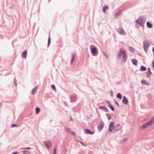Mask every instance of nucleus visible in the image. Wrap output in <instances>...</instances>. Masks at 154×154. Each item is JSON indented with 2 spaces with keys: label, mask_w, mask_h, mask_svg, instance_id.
<instances>
[{
  "label": "nucleus",
  "mask_w": 154,
  "mask_h": 154,
  "mask_svg": "<svg viewBox=\"0 0 154 154\" xmlns=\"http://www.w3.org/2000/svg\"><path fill=\"white\" fill-rule=\"evenodd\" d=\"M117 97L118 98L120 99H121L122 98V96L121 94L120 93H118L117 95Z\"/></svg>",
  "instance_id": "obj_25"
},
{
  "label": "nucleus",
  "mask_w": 154,
  "mask_h": 154,
  "mask_svg": "<svg viewBox=\"0 0 154 154\" xmlns=\"http://www.w3.org/2000/svg\"><path fill=\"white\" fill-rule=\"evenodd\" d=\"M91 52L92 53L94 54H96L97 53V49L96 47H94L92 48Z\"/></svg>",
  "instance_id": "obj_13"
},
{
  "label": "nucleus",
  "mask_w": 154,
  "mask_h": 154,
  "mask_svg": "<svg viewBox=\"0 0 154 154\" xmlns=\"http://www.w3.org/2000/svg\"><path fill=\"white\" fill-rule=\"evenodd\" d=\"M65 131H66L67 132H69L70 131V129L66 127V128H65Z\"/></svg>",
  "instance_id": "obj_37"
},
{
  "label": "nucleus",
  "mask_w": 154,
  "mask_h": 154,
  "mask_svg": "<svg viewBox=\"0 0 154 154\" xmlns=\"http://www.w3.org/2000/svg\"><path fill=\"white\" fill-rule=\"evenodd\" d=\"M14 83L15 85V86H17V80H16L15 77L14 79Z\"/></svg>",
  "instance_id": "obj_32"
},
{
  "label": "nucleus",
  "mask_w": 154,
  "mask_h": 154,
  "mask_svg": "<svg viewBox=\"0 0 154 154\" xmlns=\"http://www.w3.org/2000/svg\"><path fill=\"white\" fill-rule=\"evenodd\" d=\"M50 42H51L50 38V36H49V38L48 39V45H47L48 47H49V46L50 44Z\"/></svg>",
  "instance_id": "obj_27"
},
{
  "label": "nucleus",
  "mask_w": 154,
  "mask_h": 154,
  "mask_svg": "<svg viewBox=\"0 0 154 154\" xmlns=\"http://www.w3.org/2000/svg\"><path fill=\"white\" fill-rule=\"evenodd\" d=\"M122 55H123L122 60L123 62H126L127 58L126 51L125 50H123L122 48H121L118 54L119 58H120Z\"/></svg>",
  "instance_id": "obj_1"
},
{
  "label": "nucleus",
  "mask_w": 154,
  "mask_h": 154,
  "mask_svg": "<svg viewBox=\"0 0 154 154\" xmlns=\"http://www.w3.org/2000/svg\"><path fill=\"white\" fill-rule=\"evenodd\" d=\"M106 115L107 118L109 120L111 119V116H110V115L109 114V113L106 114Z\"/></svg>",
  "instance_id": "obj_28"
},
{
  "label": "nucleus",
  "mask_w": 154,
  "mask_h": 154,
  "mask_svg": "<svg viewBox=\"0 0 154 154\" xmlns=\"http://www.w3.org/2000/svg\"><path fill=\"white\" fill-rule=\"evenodd\" d=\"M146 25L147 27L149 28H151L152 27V24H151L149 22H147Z\"/></svg>",
  "instance_id": "obj_18"
},
{
  "label": "nucleus",
  "mask_w": 154,
  "mask_h": 154,
  "mask_svg": "<svg viewBox=\"0 0 154 154\" xmlns=\"http://www.w3.org/2000/svg\"><path fill=\"white\" fill-rule=\"evenodd\" d=\"M23 152L24 154H31L29 151L27 150H24Z\"/></svg>",
  "instance_id": "obj_23"
},
{
  "label": "nucleus",
  "mask_w": 154,
  "mask_h": 154,
  "mask_svg": "<svg viewBox=\"0 0 154 154\" xmlns=\"http://www.w3.org/2000/svg\"><path fill=\"white\" fill-rule=\"evenodd\" d=\"M114 101H115V103L117 105V106H119V104L118 102L116 100H114Z\"/></svg>",
  "instance_id": "obj_40"
},
{
  "label": "nucleus",
  "mask_w": 154,
  "mask_h": 154,
  "mask_svg": "<svg viewBox=\"0 0 154 154\" xmlns=\"http://www.w3.org/2000/svg\"><path fill=\"white\" fill-rule=\"evenodd\" d=\"M129 49L131 52L132 53L134 52L135 50V49L134 48L131 47H129Z\"/></svg>",
  "instance_id": "obj_24"
},
{
  "label": "nucleus",
  "mask_w": 154,
  "mask_h": 154,
  "mask_svg": "<svg viewBox=\"0 0 154 154\" xmlns=\"http://www.w3.org/2000/svg\"><path fill=\"white\" fill-rule=\"evenodd\" d=\"M99 109L102 110L106 112H109V109H108L105 106H100L99 107Z\"/></svg>",
  "instance_id": "obj_8"
},
{
  "label": "nucleus",
  "mask_w": 154,
  "mask_h": 154,
  "mask_svg": "<svg viewBox=\"0 0 154 154\" xmlns=\"http://www.w3.org/2000/svg\"><path fill=\"white\" fill-rule=\"evenodd\" d=\"M120 14H121V11H119L117 12L115 14V17H117Z\"/></svg>",
  "instance_id": "obj_29"
},
{
  "label": "nucleus",
  "mask_w": 154,
  "mask_h": 154,
  "mask_svg": "<svg viewBox=\"0 0 154 154\" xmlns=\"http://www.w3.org/2000/svg\"><path fill=\"white\" fill-rule=\"evenodd\" d=\"M152 66L154 69V61L152 62Z\"/></svg>",
  "instance_id": "obj_47"
},
{
  "label": "nucleus",
  "mask_w": 154,
  "mask_h": 154,
  "mask_svg": "<svg viewBox=\"0 0 154 154\" xmlns=\"http://www.w3.org/2000/svg\"><path fill=\"white\" fill-rule=\"evenodd\" d=\"M35 112L36 114H38L40 112V109L38 107H36L35 109Z\"/></svg>",
  "instance_id": "obj_22"
},
{
  "label": "nucleus",
  "mask_w": 154,
  "mask_h": 154,
  "mask_svg": "<svg viewBox=\"0 0 154 154\" xmlns=\"http://www.w3.org/2000/svg\"><path fill=\"white\" fill-rule=\"evenodd\" d=\"M121 129V126L119 124H118L117 125L115 128V131H118L119 130H120Z\"/></svg>",
  "instance_id": "obj_17"
},
{
  "label": "nucleus",
  "mask_w": 154,
  "mask_h": 154,
  "mask_svg": "<svg viewBox=\"0 0 154 154\" xmlns=\"http://www.w3.org/2000/svg\"><path fill=\"white\" fill-rule=\"evenodd\" d=\"M146 19V18L144 16H141L139 17L138 19L136 20L135 23L143 27L144 26Z\"/></svg>",
  "instance_id": "obj_2"
},
{
  "label": "nucleus",
  "mask_w": 154,
  "mask_h": 154,
  "mask_svg": "<svg viewBox=\"0 0 154 154\" xmlns=\"http://www.w3.org/2000/svg\"><path fill=\"white\" fill-rule=\"evenodd\" d=\"M38 87V86H37L33 89L32 91V94L33 95L36 93L37 90V88Z\"/></svg>",
  "instance_id": "obj_14"
},
{
  "label": "nucleus",
  "mask_w": 154,
  "mask_h": 154,
  "mask_svg": "<svg viewBox=\"0 0 154 154\" xmlns=\"http://www.w3.org/2000/svg\"><path fill=\"white\" fill-rule=\"evenodd\" d=\"M108 107H109L112 111L114 110V108L112 105L111 104L109 105Z\"/></svg>",
  "instance_id": "obj_26"
},
{
  "label": "nucleus",
  "mask_w": 154,
  "mask_h": 154,
  "mask_svg": "<svg viewBox=\"0 0 154 154\" xmlns=\"http://www.w3.org/2000/svg\"><path fill=\"white\" fill-rule=\"evenodd\" d=\"M75 59H74V58H72L71 59V63H72V62H73V61H74V60Z\"/></svg>",
  "instance_id": "obj_45"
},
{
  "label": "nucleus",
  "mask_w": 154,
  "mask_h": 154,
  "mask_svg": "<svg viewBox=\"0 0 154 154\" xmlns=\"http://www.w3.org/2000/svg\"><path fill=\"white\" fill-rule=\"evenodd\" d=\"M149 46L148 41L145 40L143 42V48L144 51L146 53H147L148 50Z\"/></svg>",
  "instance_id": "obj_4"
},
{
  "label": "nucleus",
  "mask_w": 154,
  "mask_h": 154,
  "mask_svg": "<svg viewBox=\"0 0 154 154\" xmlns=\"http://www.w3.org/2000/svg\"><path fill=\"white\" fill-rule=\"evenodd\" d=\"M1 106H2L1 103H0V107H1Z\"/></svg>",
  "instance_id": "obj_50"
},
{
  "label": "nucleus",
  "mask_w": 154,
  "mask_h": 154,
  "mask_svg": "<svg viewBox=\"0 0 154 154\" xmlns=\"http://www.w3.org/2000/svg\"><path fill=\"white\" fill-rule=\"evenodd\" d=\"M51 88L52 89L54 90L55 91L56 90V88L54 85H52L51 86Z\"/></svg>",
  "instance_id": "obj_31"
},
{
  "label": "nucleus",
  "mask_w": 154,
  "mask_h": 154,
  "mask_svg": "<svg viewBox=\"0 0 154 154\" xmlns=\"http://www.w3.org/2000/svg\"><path fill=\"white\" fill-rule=\"evenodd\" d=\"M117 31L118 32L120 35H125L126 33L124 29L121 27H119L117 29Z\"/></svg>",
  "instance_id": "obj_5"
},
{
  "label": "nucleus",
  "mask_w": 154,
  "mask_h": 154,
  "mask_svg": "<svg viewBox=\"0 0 154 154\" xmlns=\"http://www.w3.org/2000/svg\"><path fill=\"white\" fill-rule=\"evenodd\" d=\"M152 51L153 52H154V46L152 48Z\"/></svg>",
  "instance_id": "obj_49"
},
{
  "label": "nucleus",
  "mask_w": 154,
  "mask_h": 154,
  "mask_svg": "<svg viewBox=\"0 0 154 154\" xmlns=\"http://www.w3.org/2000/svg\"><path fill=\"white\" fill-rule=\"evenodd\" d=\"M17 125L16 124H13L11 125V127L12 128L14 127L15 126H17Z\"/></svg>",
  "instance_id": "obj_43"
},
{
  "label": "nucleus",
  "mask_w": 154,
  "mask_h": 154,
  "mask_svg": "<svg viewBox=\"0 0 154 154\" xmlns=\"http://www.w3.org/2000/svg\"><path fill=\"white\" fill-rule=\"evenodd\" d=\"M79 142L83 146H86V144L85 143H83L82 141H80Z\"/></svg>",
  "instance_id": "obj_38"
},
{
  "label": "nucleus",
  "mask_w": 154,
  "mask_h": 154,
  "mask_svg": "<svg viewBox=\"0 0 154 154\" xmlns=\"http://www.w3.org/2000/svg\"><path fill=\"white\" fill-rule=\"evenodd\" d=\"M84 133L85 134H93L94 133V132L93 131H91L88 129H87L85 130Z\"/></svg>",
  "instance_id": "obj_10"
},
{
  "label": "nucleus",
  "mask_w": 154,
  "mask_h": 154,
  "mask_svg": "<svg viewBox=\"0 0 154 154\" xmlns=\"http://www.w3.org/2000/svg\"><path fill=\"white\" fill-rule=\"evenodd\" d=\"M152 74H149V72H147L146 74V76L147 78H149Z\"/></svg>",
  "instance_id": "obj_33"
},
{
  "label": "nucleus",
  "mask_w": 154,
  "mask_h": 154,
  "mask_svg": "<svg viewBox=\"0 0 154 154\" xmlns=\"http://www.w3.org/2000/svg\"><path fill=\"white\" fill-rule=\"evenodd\" d=\"M114 128V123L113 122H110L109 127V131H111Z\"/></svg>",
  "instance_id": "obj_9"
},
{
  "label": "nucleus",
  "mask_w": 154,
  "mask_h": 154,
  "mask_svg": "<svg viewBox=\"0 0 154 154\" xmlns=\"http://www.w3.org/2000/svg\"><path fill=\"white\" fill-rule=\"evenodd\" d=\"M22 149H31V148L30 147H24L23 148H22Z\"/></svg>",
  "instance_id": "obj_34"
},
{
  "label": "nucleus",
  "mask_w": 154,
  "mask_h": 154,
  "mask_svg": "<svg viewBox=\"0 0 154 154\" xmlns=\"http://www.w3.org/2000/svg\"><path fill=\"white\" fill-rule=\"evenodd\" d=\"M104 125V123L103 121H101L100 122L97 127L99 131H100L103 129V128Z\"/></svg>",
  "instance_id": "obj_6"
},
{
  "label": "nucleus",
  "mask_w": 154,
  "mask_h": 154,
  "mask_svg": "<svg viewBox=\"0 0 154 154\" xmlns=\"http://www.w3.org/2000/svg\"><path fill=\"white\" fill-rule=\"evenodd\" d=\"M154 121V119H153V120H151L149 122L145 123L143 125L139 127V129L141 130L144 129L151 125L153 123Z\"/></svg>",
  "instance_id": "obj_3"
},
{
  "label": "nucleus",
  "mask_w": 154,
  "mask_h": 154,
  "mask_svg": "<svg viewBox=\"0 0 154 154\" xmlns=\"http://www.w3.org/2000/svg\"><path fill=\"white\" fill-rule=\"evenodd\" d=\"M126 140H127V139L126 138H124L123 140L122 141L123 142H125L126 141Z\"/></svg>",
  "instance_id": "obj_44"
},
{
  "label": "nucleus",
  "mask_w": 154,
  "mask_h": 154,
  "mask_svg": "<svg viewBox=\"0 0 154 154\" xmlns=\"http://www.w3.org/2000/svg\"><path fill=\"white\" fill-rule=\"evenodd\" d=\"M122 102L123 103H124V104H125V105H127L128 104V99L125 96H124L123 97Z\"/></svg>",
  "instance_id": "obj_12"
},
{
  "label": "nucleus",
  "mask_w": 154,
  "mask_h": 154,
  "mask_svg": "<svg viewBox=\"0 0 154 154\" xmlns=\"http://www.w3.org/2000/svg\"><path fill=\"white\" fill-rule=\"evenodd\" d=\"M45 144L46 146L48 148H49L51 145V142L50 141H45Z\"/></svg>",
  "instance_id": "obj_11"
},
{
  "label": "nucleus",
  "mask_w": 154,
  "mask_h": 154,
  "mask_svg": "<svg viewBox=\"0 0 154 154\" xmlns=\"http://www.w3.org/2000/svg\"><path fill=\"white\" fill-rule=\"evenodd\" d=\"M57 151V147L55 146L54 149V154H56Z\"/></svg>",
  "instance_id": "obj_30"
},
{
  "label": "nucleus",
  "mask_w": 154,
  "mask_h": 154,
  "mask_svg": "<svg viewBox=\"0 0 154 154\" xmlns=\"http://www.w3.org/2000/svg\"><path fill=\"white\" fill-rule=\"evenodd\" d=\"M70 133L72 134V135L74 136H75V135H76V134L75 133L73 132V131H71L70 132Z\"/></svg>",
  "instance_id": "obj_35"
},
{
  "label": "nucleus",
  "mask_w": 154,
  "mask_h": 154,
  "mask_svg": "<svg viewBox=\"0 0 154 154\" xmlns=\"http://www.w3.org/2000/svg\"><path fill=\"white\" fill-rule=\"evenodd\" d=\"M103 55L105 56V57H106V58L108 57V55L106 53L104 52H103Z\"/></svg>",
  "instance_id": "obj_36"
},
{
  "label": "nucleus",
  "mask_w": 154,
  "mask_h": 154,
  "mask_svg": "<svg viewBox=\"0 0 154 154\" xmlns=\"http://www.w3.org/2000/svg\"><path fill=\"white\" fill-rule=\"evenodd\" d=\"M27 54V51H24L23 52L22 54V56L23 57H24L25 58V59L26 57Z\"/></svg>",
  "instance_id": "obj_21"
},
{
  "label": "nucleus",
  "mask_w": 154,
  "mask_h": 154,
  "mask_svg": "<svg viewBox=\"0 0 154 154\" xmlns=\"http://www.w3.org/2000/svg\"><path fill=\"white\" fill-rule=\"evenodd\" d=\"M146 70V68L143 66H141L140 70L142 71H144Z\"/></svg>",
  "instance_id": "obj_20"
},
{
  "label": "nucleus",
  "mask_w": 154,
  "mask_h": 154,
  "mask_svg": "<svg viewBox=\"0 0 154 154\" xmlns=\"http://www.w3.org/2000/svg\"><path fill=\"white\" fill-rule=\"evenodd\" d=\"M75 55L74 54H72V58L75 59Z\"/></svg>",
  "instance_id": "obj_42"
},
{
  "label": "nucleus",
  "mask_w": 154,
  "mask_h": 154,
  "mask_svg": "<svg viewBox=\"0 0 154 154\" xmlns=\"http://www.w3.org/2000/svg\"><path fill=\"white\" fill-rule=\"evenodd\" d=\"M109 8V7L107 5H105L103 7V11L104 13H105L107 9Z\"/></svg>",
  "instance_id": "obj_19"
},
{
  "label": "nucleus",
  "mask_w": 154,
  "mask_h": 154,
  "mask_svg": "<svg viewBox=\"0 0 154 154\" xmlns=\"http://www.w3.org/2000/svg\"><path fill=\"white\" fill-rule=\"evenodd\" d=\"M106 102L107 103L109 104H109H110V103L107 100L106 101Z\"/></svg>",
  "instance_id": "obj_46"
},
{
  "label": "nucleus",
  "mask_w": 154,
  "mask_h": 154,
  "mask_svg": "<svg viewBox=\"0 0 154 154\" xmlns=\"http://www.w3.org/2000/svg\"><path fill=\"white\" fill-rule=\"evenodd\" d=\"M72 117L71 116H70V121H72Z\"/></svg>",
  "instance_id": "obj_48"
},
{
  "label": "nucleus",
  "mask_w": 154,
  "mask_h": 154,
  "mask_svg": "<svg viewBox=\"0 0 154 154\" xmlns=\"http://www.w3.org/2000/svg\"><path fill=\"white\" fill-rule=\"evenodd\" d=\"M77 99V97L76 95H72L70 97V101L71 102H74Z\"/></svg>",
  "instance_id": "obj_7"
},
{
  "label": "nucleus",
  "mask_w": 154,
  "mask_h": 154,
  "mask_svg": "<svg viewBox=\"0 0 154 154\" xmlns=\"http://www.w3.org/2000/svg\"><path fill=\"white\" fill-rule=\"evenodd\" d=\"M131 61L132 62V63L133 64L135 65L136 66H137V60L136 59H132L131 60Z\"/></svg>",
  "instance_id": "obj_15"
},
{
  "label": "nucleus",
  "mask_w": 154,
  "mask_h": 154,
  "mask_svg": "<svg viewBox=\"0 0 154 154\" xmlns=\"http://www.w3.org/2000/svg\"><path fill=\"white\" fill-rule=\"evenodd\" d=\"M148 72H149V74H152V72H151V71H150V69L149 68H148Z\"/></svg>",
  "instance_id": "obj_41"
},
{
  "label": "nucleus",
  "mask_w": 154,
  "mask_h": 154,
  "mask_svg": "<svg viewBox=\"0 0 154 154\" xmlns=\"http://www.w3.org/2000/svg\"><path fill=\"white\" fill-rule=\"evenodd\" d=\"M141 83L142 84H143L145 85H149L150 84L149 83L147 82L144 79L142 80H141Z\"/></svg>",
  "instance_id": "obj_16"
},
{
  "label": "nucleus",
  "mask_w": 154,
  "mask_h": 154,
  "mask_svg": "<svg viewBox=\"0 0 154 154\" xmlns=\"http://www.w3.org/2000/svg\"><path fill=\"white\" fill-rule=\"evenodd\" d=\"M110 95L112 97H113V92L112 90L110 91Z\"/></svg>",
  "instance_id": "obj_39"
}]
</instances>
